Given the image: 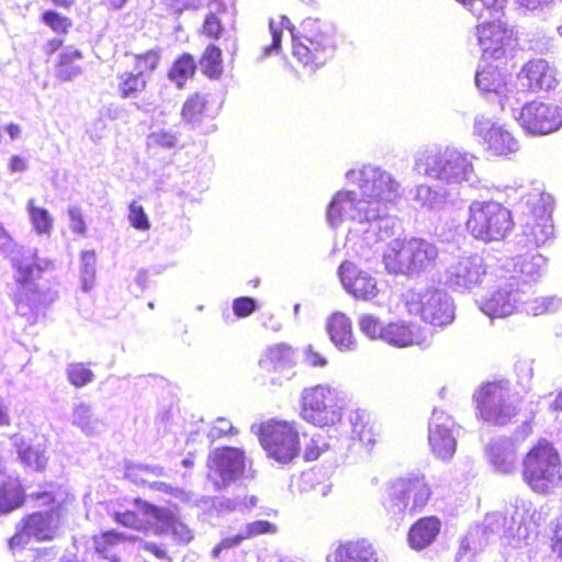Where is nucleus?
<instances>
[{
	"mask_svg": "<svg viewBox=\"0 0 562 562\" xmlns=\"http://www.w3.org/2000/svg\"><path fill=\"white\" fill-rule=\"evenodd\" d=\"M357 190L337 191L326 209V221L331 228L352 222L359 227L350 231L347 243L360 255L394 235L396 221L389 216L394 202L402 195V186L395 177L373 165L346 172Z\"/></svg>",
	"mask_w": 562,
	"mask_h": 562,
	"instance_id": "f257e3e1",
	"label": "nucleus"
},
{
	"mask_svg": "<svg viewBox=\"0 0 562 562\" xmlns=\"http://www.w3.org/2000/svg\"><path fill=\"white\" fill-rule=\"evenodd\" d=\"M269 27L272 44L263 48V57L279 52L284 30L291 34L293 56L308 72L324 66L335 53L331 26L317 19H305L299 33L294 32L291 21L285 15H280L278 21L271 20Z\"/></svg>",
	"mask_w": 562,
	"mask_h": 562,
	"instance_id": "f03ea898",
	"label": "nucleus"
},
{
	"mask_svg": "<svg viewBox=\"0 0 562 562\" xmlns=\"http://www.w3.org/2000/svg\"><path fill=\"white\" fill-rule=\"evenodd\" d=\"M11 263L16 283V290L12 295L15 310L19 315L34 322L54 300L50 293L40 291L34 280L42 272L52 269L53 262L46 258H40L37 249H22L12 256Z\"/></svg>",
	"mask_w": 562,
	"mask_h": 562,
	"instance_id": "7ed1b4c3",
	"label": "nucleus"
},
{
	"mask_svg": "<svg viewBox=\"0 0 562 562\" xmlns=\"http://www.w3.org/2000/svg\"><path fill=\"white\" fill-rule=\"evenodd\" d=\"M414 170L445 184L476 181L473 156L452 146H430L418 150L414 157Z\"/></svg>",
	"mask_w": 562,
	"mask_h": 562,
	"instance_id": "20e7f679",
	"label": "nucleus"
},
{
	"mask_svg": "<svg viewBox=\"0 0 562 562\" xmlns=\"http://www.w3.org/2000/svg\"><path fill=\"white\" fill-rule=\"evenodd\" d=\"M553 199L549 193L535 188L527 194H521L520 205L525 214L521 233L515 238V250L539 248L554 239L552 222Z\"/></svg>",
	"mask_w": 562,
	"mask_h": 562,
	"instance_id": "39448f33",
	"label": "nucleus"
},
{
	"mask_svg": "<svg viewBox=\"0 0 562 562\" xmlns=\"http://www.w3.org/2000/svg\"><path fill=\"white\" fill-rule=\"evenodd\" d=\"M43 505H52L48 512L33 513L16 525L15 533L9 539L11 551L24 548L31 539L49 541L55 538L60 526L63 507L72 498L67 491L58 488L55 492L36 494Z\"/></svg>",
	"mask_w": 562,
	"mask_h": 562,
	"instance_id": "423d86ee",
	"label": "nucleus"
},
{
	"mask_svg": "<svg viewBox=\"0 0 562 562\" xmlns=\"http://www.w3.org/2000/svg\"><path fill=\"white\" fill-rule=\"evenodd\" d=\"M483 522L485 530L499 535L508 546L522 548L536 538L537 528L540 525V513L531 501L516 498L507 510V515L490 513Z\"/></svg>",
	"mask_w": 562,
	"mask_h": 562,
	"instance_id": "0eeeda50",
	"label": "nucleus"
},
{
	"mask_svg": "<svg viewBox=\"0 0 562 562\" xmlns=\"http://www.w3.org/2000/svg\"><path fill=\"white\" fill-rule=\"evenodd\" d=\"M430 496L431 488L426 476L409 472L386 482L382 505L391 519L402 521L422 512Z\"/></svg>",
	"mask_w": 562,
	"mask_h": 562,
	"instance_id": "6e6552de",
	"label": "nucleus"
},
{
	"mask_svg": "<svg viewBox=\"0 0 562 562\" xmlns=\"http://www.w3.org/2000/svg\"><path fill=\"white\" fill-rule=\"evenodd\" d=\"M525 91H513L502 102V111L509 110L513 119L527 133L546 135L562 126V105L544 102H525Z\"/></svg>",
	"mask_w": 562,
	"mask_h": 562,
	"instance_id": "1a4fd4ad",
	"label": "nucleus"
},
{
	"mask_svg": "<svg viewBox=\"0 0 562 562\" xmlns=\"http://www.w3.org/2000/svg\"><path fill=\"white\" fill-rule=\"evenodd\" d=\"M522 479L536 493H553L562 482L561 459L558 450L547 440H539L522 460Z\"/></svg>",
	"mask_w": 562,
	"mask_h": 562,
	"instance_id": "9d476101",
	"label": "nucleus"
},
{
	"mask_svg": "<svg viewBox=\"0 0 562 562\" xmlns=\"http://www.w3.org/2000/svg\"><path fill=\"white\" fill-rule=\"evenodd\" d=\"M468 232L484 243L504 239L513 229L512 212L496 201H472L467 221Z\"/></svg>",
	"mask_w": 562,
	"mask_h": 562,
	"instance_id": "9b49d317",
	"label": "nucleus"
},
{
	"mask_svg": "<svg viewBox=\"0 0 562 562\" xmlns=\"http://www.w3.org/2000/svg\"><path fill=\"white\" fill-rule=\"evenodd\" d=\"M344 400L329 384L306 387L301 393V417L317 427L334 426L341 420Z\"/></svg>",
	"mask_w": 562,
	"mask_h": 562,
	"instance_id": "f8f14e48",
	"label": "nucleus"
},
{
	"mask_svg": "<svg viewBox=\"0 0 562 562\" xmlns=\"http://www.w3.org/2000/svg\"><path fill=\"white\" fill-rule=\"evenodd\" d=\"M443 279L454 292H472L494 280L492 260L479 254L456 257L447 266Z\"/></svg>",
	"mask_w": 562,
	"mask_h": 562,
	"instance_id": "ddd939ff",
	"label": "nucleus"
},
{
	"mask_svg": "<svg viewBox=\"0 0 562 562\" xmlns=\"http://www.w3.org/2000/svg\"><path fill=\"white\" fill-rule=\"evenodd\" d=\"M405 306L408 314L432 326L443 327L454 319L453 300L442 289L411 290L405 294Z\"/></svg>",
	"mask_w": 562,
	"mask_h": 562,
	"instance_id": "4468645a",
	"label": "nucleus"
},
{
	"mask_svg": "<svg viewBox=\"0 0 562 562\" xmlns=\"http://www.w3.org/2000/svg\"><path fill=\"white\" fill-rule=\"evenodd\" d=\"M251 430L258 435L260 445L270 459L285 464L297 456L299 432L293 423L269 419L252 425Z\"/></svg>",
	"mask_w": 562,
	"mask_h": 562,
	"instance_id": "2eb2a0df",
	"label": "nucleus"
},
{
	"mask_svg": "<svg viewBox=\"0 0 562 562\" xmlns=\"http://www.w3.org/2000/svg\"><path fill=\"white\" fill-rule=\"evenodd\" d=\"M207 477L216 490L224 488L244 477L252 476L244 450L234 447L216 448L207 458Z\"/></svg>",
	"mask_w": 562,
	"mask_h": 562,
	"instance_id": "dca6fc26",
	"label": "nucleus"
},
{
	"mask_svg": "<svg viewBox=\"0 0 562 562\" xmlns=\"http://www.w3.org/2000/svg\"><path fill=\"white\" fill-rule=\"evenodd\" d=\"M503 10L497 16L485 13V16L480 19L482 22L476 27V37L485 59H501L516 45L514 30L506 26L501 20Z\"/></svg>",
	"mask_w": 562,
	"mask_h": 562,
	"instance_id": "f3484780",
	"label": "nucleus"
},
{
	"mask_svg": "<svg viewBox=\"0 0 562 562\" xmlns=\"http://www.w3.org/2000/svg\"><path fill=\"white\" fill-rule=\"evenodd\" d=\"M481 417L495 425L507 424L517 408L507 382L487 383L474 395Z\"/></svg>",
	"mask_w": 562,
	"mask_h": 562,
	"instance_id": "a211bd4d",
	"label": "nucleus"
},
{
	"mask_svg": "<svg viewBox=\"0 0 562 562\" xmlns=\"http://www.w3.org/2000/svg\"><path fill=\"white\" fill-rule=\"evenodd\" d=\"M473 134L484 149L493 156H507L519 150V142L505 127L492 119L477 114L474 119Z\"/></svg>",
	"mask_w": 562,
	"mask_h": 562,
	"instance_id": "6ab92c4d",
	"label": "nucleus"
},
{
	"mask_svg": "<svg viewBox=\"0 0 562 562\" xmlns=\"http://www.w3.org/2000/svg\"><path fill=\"white\" fill-rule=\"evenodd\" d=\"M459 427L446 412L435 408L428 425V441L432 453L449 461L457 450Z\"/></svg>",
	"mask_w": 562,
	"mask_h": 562,
	"instance_id": "aec40b11",
	"label": "nucleus"
},
{
	"mask_svg": "<svg viewBox=\"0 0 562 562\" xmlns=\"http://www.w3.org/2000/svg\"><path fill=\"white\" fill-rule=\"evenodd\" d=\"M526 296V289L519 288L513 280H506L498 284L481 302V311L491 318L507 317L520 312Z\"/></svg>",
	"mask_w": 562,
	"mask_h": 562,
	"instance_id": "412c9836",
	"label": "nucleus"
},
{
	"mask_svg": "<svg viewBox=\"0 0 562 562\" xmlns=\"http://www.w3.org/2000/svg\"><path fill=\"white\" fill-rule=\"evenodd\" d=\"M338 274L344 289L358 300L370 301L379 293L375 278L350 261L340 265Z\"/></svg>",
	"mask_w": 562,
	"mask_h": 562,
	"instance_id": "4be33fe9",
	"label": "nucleus"
},
{
	"mask_svg": "<svg viewBox=\"0 0 562 562\" xmlns=\"http://www.w3.org/2000/svg\"><path fill=\"white\" fill-rule=\"evenodd\" d=\"M548 259L538 252H526L508 259L505 268L512 273L509 280L518 283L521 280L524 289L530 283L538 282L547 271Z\"/></svg>",
	"mask_w": 562,
	"mask_h": 562,
	"instance_id": "5701e85b",
	"label": "nucleus"
},
{
	"mask_svg": "<svg viewBox=\"0 0 562 562\" xmlns=\"http://www.w3.org/2000/svg\"><path fill=\"white\" fill-rule=\"evenodd\" d=\"M518 80L532 92L549 91L557 87V71L546 59L529 60L521 68Z\"/></svg>",
	"mask_w": 562,
	"mask_h": 562,
	"instance_id": "b1692460",
	"label": "nucleus"
},
{
	"mask_svg": "<svg viewBox=\"0 0 562 562\" xmlns=\"http://www.w3.org/2000/svg\"><path fill=\"white\" fill-rule=\"evenodd\" d=\"M145 514L154 519L155 535H171L180 543H189L193 531L169 508L145 507Z\"/></svg>",
	"mask_w": 562,
	"mask_h": 562,
	"instance_id": "393cba45",
	"label": "nucleus"
},
{
	"mask_svg": "<svg viewBox=\"0 0 562 562\" xmlns=\"http://www.w3.org/2000/svg\"><path fill=\"white\" fill-rule=\"evenodd\" d=\"M485 456L497 473L512 474L517 470V445L510 438H493L485 446Z\"/></svg>",
	"mask_w": 562,
	"mask_h": 562,
	"instance_id": "a878e982",
	"label": "nucleus"
},
{
	"mask_svg": "<svg viewBox=\"0 0 562 562\" xmlns=\"http://www.w3.org/2000/svg\"><path fill=\"white\" fill-rule=\"evenodd\" d=\"M383 341L394 347L404 348L413 345L427 346L429 337L419 325L397 321L385 325Z\"/></svg>",
	"mask_w": 562,
	"mask_h": 562,
	"instance_id": "bb28decb",
	"label": "nucleus"
},
{
	"mask_svg": "<svg viewBox=\"0 0 562 562\" xmlns=\"http://www.w3.org/2000/svg\"><path fill=\"white\" fill-rule=\"evenodd\" d=\"M327 562H378L376 552L366 540L339 541L331 546Z\"/></svg>",
	"mask_w": 562,
	"mask_h": 562,
	"instance_id": "cd10ccee",
	"label": "nucleus"
},
{
	"mask_svg": "<svg viewBox=\"0 0 562 562\" xmlns=\"http://www.w3.org/2000/svg\"><path fill=\"white\" fill-rule=\"evenodd\" d=\"M412 237L391 240L383 251V265L390 273L412 274Z\"/></svg>",
	"mask_w": 562,
	"mask_h": 562,
	"instance_id": "c85d7f7f",
	"label": "nucleus"
},
{
	"mask_svg": "<svg viewBox=\"0 0 562 562\" xmlns=\"http://www.w3.org/2000/svg\"><path fill=\"white\" fill-rule=\"evenodd\" d=\"M507 76L497 66L487 65L476 71L475 85L484 93H494L498 98L499 106L507 97H513V91L519 89L509 88L506 82Z\"/></svg>",
	"mask_w": 562,
	"mask_h": 562,
	"instance_id": "c756f323",
	"label": "nucleus"
},
{
	"mask_svg": "<svg viewBox=\"0 0 562 562\" xmlns=\"http://www.w3.org/2000/svg\"><path fill=\"white\" fill-rule=\"evenodd\" d=\"M409 195L416 207L429 212L443 210L449 201V193L446 189L426 183L415 186L409 191Z\"/></svg>",
	"mask_w": 562,
	"mask_h": 562,
	"instance_id": "7c9ffc66",
	"label": "nucleus"
},
{
	"mask_svg": "<svg viewBox=\"0 0 562 562\" xmlns=\"http://www.w3.org/2000/svg\"><path fill=\"white\" fill-rule=\"evenodd\" d=\"M333 344L340 351H351L357 347L350 318L341 312L333 313L326 324Z\"/></svg>",
	"mask_w": 562,
	"mask_h": 562,
	"instance_id": "2f4dec72",
	"label": "nucleus"
},
{
	"mask_svg": "<svg viewBox=\"0 0 562 562\" xmlns=\"http://www.w3.org/2000/svg\"><path fill=\"white\" fill-rule=\"evenodd\" d=\"M441 529V522L437 517H424L418 519L409 529L408 544L414 550H423L431 544Z\"/></svg>",
	"mask_w": 562,
	"mask_h": 562,
	"instance_id": "473e14b6",
	"label": "nucleus"
},
{
	"mask_svg": "<svg viewBox=\"0 0 562 562\" xmlns=\"http://www.w3.org/2000/svg\"><path fill=\"white\" fill-rule=\"evenodd\" d=\"M24 502V491L18 477L0 471V512L10 513Z\"/></svg>",
	"mask_w": 562,
	"mask_h": 562,
	"instance_id": "72a5a7b5",
	"label": "nucleus"
},
{
	"mask_svg": "<svg viewBox=\"0 0 562 562\" xmlns=\"http://www.w3.org/2000/svg\"><path fill=\"white\" fill-rule=\"evenodd\" d=\"M438 258V248L430 241L412 237V274L426 271Z\"/></svg>",
	"mask_w": 562,
	"mask_h": 562,
	"instance_id": "f704fd0d",
	"label": "nucleus"
},
{
	"mask_svg": "<svg viewBox=\"0 0 562 562\" xmlns=\"http://www.w3.org/2000/svg\"><path fill=\"white\" fill-rule=\"evenodd\" d=\"M70 422L87 436L98 435L103 429V423L94 415L91 405L85 402L74 404Z\"/></svg>",
	"mask_w": 562,
	"mask_h": 562,
	"instance_id": "c9c22d12",
	"label": "nucleus"
},
{
	"mask_svg": "<svg viewBox=\"0 0 562 562\" xmlns=\"http://www.w3.org/2000/svg\"><path fill=\"white\" fill-rule=\"evenodd\" d=\"M146 506L155 507L154 505H150L147 502L138 499L136 501L137 513L135 510H126L123 513L115 512L113 514V518L117 524L133 530L154 531V519L151 517H148L147 514H145Z\"/></svg>",
	"mask_w": 562,
	"mask_h": 562,
	"instance_id": "e433bc0d",
	"label": "nucleus"
},
{
	"mask_svg": "<svg viewBox=\"0 0 562 562\" xmlns=\"http://www.w3.org/2000/svg\"><path fill=\"white\" fill-rule=\"evenodd\" d=\"M25 210L33 232L38 236L50 237L54 229V217L49 211L37 205L34 198L26 201Z\"/></svg>",
	"mask_w": 562,
	"mask_h": 562,
	"instance_id": "4c0bfd02",
	"label": "nucleus"
},
{
	"mask_svg": "<svg viewBox=\"0 0 562 562\" xmlns=\"http://www.w3.org/2000/svg\"><path fill=\"white\" fill-rule=\"evenodd\" d=\"M294 364V351L285 344H277L266 351L260 360V366L265 369L282 370Z\"/></svg>",
	"mask_w": 562,
	"mask_h": 562,
	"instance_id": "58836bf2",
	"label": "nucleus"
},
{
	"mask_svg": "<svg viewBox=\"0 0 562 562\" xmlns=\"http://www.w3.org/2000/svg\"><path fill=\"white\" fill-rule=\"evenodd\" d=\"M13 445L18 449V454L26 467L43 470L47 463V458L45 456V450L41 448V446H30L24 442L22 437L15 435L13 438Z\"/></svg>",
	"mask_w": 562,
	"mask_h": 562,
	"instance_id": "ea45409f",
	"label": "nucleus"
},
{
	"mask_svg": "<svg viewBox=\"0 0 562 562\" xmlns=\"http://www.w3.org/2000/svg\"><path fill=\"white\" fill-rule=\"evenodd\" d=\"M487 530L482 526L471 530L461 541L460 548L456 553V562H475V558L482 551L484 543L481 541V535Z\"/></svg>",
	"mask_w": 562,
	"mask_h": 562,
	"instance_id": "a19ab883",
	"label": "nucleus"
},
{
	"mask_svg": "<svg viewBox=\"0 0 562 562\" xmlns=\"http://www.w3.org/2000/svg\"><path fill=\"white\" fill-rule=\"evenodd\" d=\"M117 88L125 99L137 98L147 86V78L136 71H124L117 76Z\"/></svg>",
	"mask_w": 562,
	"mask_h": 562,
	"instance_id": "79ce46f5",
	"label": "nucleus"
},
{
	"mask_svg": "<svg viewBox=\"0 0 562 562\" xmlns=\"http://www.w3.org/2000/svg\"><path fill=\"white\" fill-rule=\"evenodd\" d=\"M81 53L74 48L67 47L65 48L60 56L59 63L57 65V76L63 80H71L77 77L81 72V68L78 65V61L81 60Z\"/></svg>",
	"mask_w": 562,
	"mask_h": 562,
	"instance_id": "37998d69",
	"label": "nucleus"
},
{
	"mask_svg": "<svg viewBox=\"0 0 562 562\" xmlns=\"http://www.w3.org/2000/svg\"><path fill=\"white\" fill-rule=\"evenodd\" d=\"M562 306V300L555 295L541 296L529 300L528 293L524 297V304L520 312L526 314L538 316L546 313H554Z\"/></svg>",
	"mask_w": 562,
	"mask_h": 562,
	"instance_id": "c03bdc74",
	"label": "nucleus"
},
{
	"mask_svg": "<svg viewBox=\"0 0 562 562\" xmlns=\"http://www.w3.org/2000/svg\"><path fill=\"white\" fill-rule=\"evenodd\" d=\"M195 68L196 66L193 58L184 54L172 64L168 71V79L181 89L184 87L187 80L194 75Z\"/></svg>",
	"mask_w": 562,
	"mask_h": 562,
	"instance_id": "a18cd8bd",
	"label": "nucleus"
},
{
	"mask_svg": "<svg viewBox=\"0 0 562 562\" xmlns=\"http://www.w3.org/2000/svg\"><path fill=\"white\" fill-rule=\"evenodd\" d=\"M135 538L126 533L116 531H106L93 538L95 551L103 558H110L113 549L122 542L134 541Z\"/></svg>",
	"mask_w": 562,
	"mask_h": 562,
	"instance_id": "49530a36",
	"label": "nucleus"
},
{
	"mask_svg": "<svg viewBox=\"0 0 562 562\" xmlns=\"http://www.w3.org/2000/svg\"><path fill=\"white\" fill-rule=\"evenodd\" d=\"M162 468L159 465L130 464L126 467L125 476L137 485L150 484L153 477L162 475Z\"/></svg>",
	"mask_w": 562,
	"mask_h": 562,
	"instance_id": "de8ad7c7",
	"label": "nucleus"
},
{
	"mask_svg": "<svg viewBox=\"0 0 562 562\" xmlns=\"http://www.w3.org/2000/svg\"><path fill=\"white\" fill-rule=\"evenodd\" d=\"M463 4L476 19L485 16V13L499 15L506 0H457Z\"/></svg>",
	"mask_w": 562,
	"mask_h": 562,
	"instance_id": "09e8293b",
	"label": "nucleus"
},
{
	"mask_svg": "<svg viewBox=\"0 0 562 562\" xmlns=\"http://www.w3.org/2000/svg\"><path fill=\"white\" fill-rule=\"evenodd\" d=\"M207 101L202 94L190 97L183 104L182 117L189 123L200 122L207 113Z\"/></svg>",
	"mask_w": 562,
	"mask_h": 562,
	"instance_id": "8fccbe9b",
	"label": "nucleus"
},
{
	"mask_svg": "<svg viewBox=\"0 0 562 562\" xmlns=\"http://www.w3.org/2000/svg\"><path fill=\"white\" fill-rule=\"evenodd\" d=\"M202 71L211 77L217 78L222 74V53L221 49L214 45L206 47L201 61Z\"/></svg>",
	"mask_w": 562,
	"mask_h": 562,
	"instance_id": "3c124183",
	"label": "nucleus"
},
{
	"mask_svg": "<svg viewBox=\"0 0 562 562\" xmlns=\"http://www.w3.org/2000/svg\"><path fill=\"white\" fill-rule=\"evenodd\" d=\"M161 59V52L158 48L149 49L144 54L134 56V71L148 78L159 65Z\"/></svg>",
	"mask_w": 562,
	"mask_h": 562,
	"instance_id": "603ef678",
	"label": "nucleus"
},
{
	"mask_svg": "<svg viewBox=\"0 0 562 562\" xmlns=\"http://www.w3.org/2000/svg\"><path fill=\"white\" fill-rule=\"evenodd\" d=\"M360 331L370 339L383 340L385 325L372 314H362L358 318Z\"/></svg>",
	"mask_w": 562,
	"mask_h": 562,
	"instance_id": "864d4df0",
	"label": "nucleus"
},
{
	"mask_svg": "<svg viewBox=\"0 0 562 562\" xmlns=\"http://www.w3.org/2000/svg\"><path fill=\"white\" fill-rule=\"evenodd\" d=\"M95 254L94 251H83L81 255V286L83 291H90L94 284L95 276Z\"/></svg>",
	"mask_w": 562,
	"mask_h": 562,
	"instance_id": "5fc2aeb1",
	"label": "nucleus"
},
{
	"mask_svg": "<svg viewBox=\"0 0 562 562\" xmlns=\"http://www.w3.org/2000/svg\"><path fill=\"white\" fill-rule=\"evenodd\" d=\"M367 419V413L361 409L353 411L349 415L352 435L362 442L371 441V432L368 429Z\"/></svg>",
	"mask_w": 562,
	"mask_h": 562,
	"instance_id": "6e6d98bb",
	"label": "nucleus"
},
{
	"mask_svg": "<svg viewBox=\"0 0 562 562\" xmlns=\"http://www.w3.org/2000/svg\"><path fill=\"white\" fill-rule=\"evenodd\" d=\"M67 375L69 382L77 387L87 385L94 376L93 372L83 363L69 364L67 368Z\"/></svg>",
	"mask_w": 562,
	"mask_h": 562,
	"instance_id": "4d7b16f0",
	"label": "nucleus"
},
{
	"mask_svg": "<svg viewBox=\"0 0 562 562\" xmlns=\"http://www.w3.org/2000/svg\"><path fill=\"white\" fill-rule=\"evenodd\" d=\"M330 448L331 443L329 442V439L318 434L310 439L305 447L304 457L307 461H314Z\"/></svg>",
	"mask_w": 562,
	"mask_h": 562,
	"instance_id": "13d9d810",
	"label": "nucleus"
},
{
	"mask_svg": "<svg viewBox=\"0 0 562 562\" xmlns=\"http://www.w3.org/2000/svg\"><path fill=\"white\" fill-rule=\"evenodd\" d=\"M128 220L133 227L140 231L149 228V221L142 205L133 201L128 207Z\"/></svg>",
	"mask_w": 562,
	"mask_h": 562,
	"instance_id": "bf43d9fd",
	"label": "nucleus"
},
{
	"mask_svg": "<svg viewBox=\"0 0 562 562\" xmlns=\"http://www.w3.org/2000/svg\"><path fill=\"white\" fill-rule=\"evenodd\" d=\"M69 218V228L74 234L83 236L87 232L86 222L83 220L82 211L77 205H71L67 211Z\"/></svg>",
	"mask_w": 562,
	"mask_h": 562,
	"instance_id": "052dcab7",
	"label": "nucleus"
},
{
	"mask_svg": "<svg viewBox=\"0 0 562 562\" xmlns=\"http://www.w3.org/2000/svg\"><path fill=\"white\" fill-rule=\"evenodd\" d=\"M235 434L236 430L232 423L224 417H218L211 427L207 436L211 439V441H215L224 436Z\"/></svg>",
	"mask_w": 562,
	"mask_h": 562,
	"instance_id": "680f3d73",
	"label": "nucleus"
},
{
	"mask_svg": "<svg viewBox=\"0 0 562 562\" xmlns=\"http://www.w3.org/2000/svg\"><path fill=\"white\" fill-rule=\"evenodd\" d=\"M240 530L245 539H249L259 535L276 532V527L267 520H257Z\"/></svg>",
	"mask_w": 562,
	"mask_h": 562,
	"instance_id": "e2e57ef3",
	"label": "nucleus"
},
{
	"mask_svg": "<svg viewBox=\"0 0 562 562\" xmlns=\"http://www.w3.org/2000/svg\"><path fill=\"white\" fill-rule=\"evenodd\" d=\"M149 142L153 145L170 149L178 144V137L172 132L160 130L149 135Z\"/></svg>",
	"mask_w": 562,
	"mask_h": 562,
	"instance_id": "0e129e2a",
	"label": "nucleus"
},
{
	"mask_svg": "<svg viewBox=\"0 0 562 562\" xmlns=\"http://www.w3.org/2000/svg\"><path fill=\"white\" fill-rule=\"evenodd\" d=\"M43 21L57 33H66L71 25L68 19L53 11L45 12L43 14Z\"/></svg>",
	"mask_w": 562,
	"mask_h": 562,
	"instance_id": "69168bd1",
	"label": "nucleus"
},
{
	"mask_svg": "<svg viewBox=\"0 0 562 562\" xmlns=\"http://www.w3.org/2000/svg\"><path fill=\"white\" fill-rule=\"evenodd\" d=\"M533 360L522 359L515 364V371L520 384H528L533 376Z\"/></svg>",
	"mask_w": 562,
	"mask_h": 562,
	"instance_id": "338daca9",
	"label": "nucleus"
},
{
	"mask_svg": "<svg viewBox=\"0 0 562 562\" xmlns=\"http://www.w3.org/2000/svg\"><path fill=\"white\" fill-rule=\"evenodd\" d=\"M255 300L247 296L238 297L233 302L234 313L238 317L249 316L255 311Z\"/></svg>",
	"mask_w": 562,
	"mask_h": 562,
	"instance_id": "774afa93",
	"label": "nucleus"
}]
</instances>
